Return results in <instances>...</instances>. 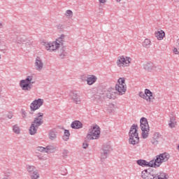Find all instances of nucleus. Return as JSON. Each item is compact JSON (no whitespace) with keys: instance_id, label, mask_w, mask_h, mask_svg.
<instances>
[{"instance_id":"2","label":"nucleus","mask_w":179,"mask_h":179,"mask_svg":"<svg viewBox=\"0 0 179 179\" xmlns=\"http://www.w3.org/2000/svg\"><path fill=\"white\" fill-rule=\"evenodd\" d=\"M34 83H36V81L33 80V76H28L26 79L20 80V86L24 92H30Z\"/></svg>"},{"instance_id":"23","label":"nucleus","mask_w":179,"mask_h":179,"mask_svg":"<svg viewBox=\"0 0 179 179\" xmlns=\"http://www.w3.org/2000/svg\"><path fill=\"white\" fill-rule=\"evenodd\" d=\"M48 135L50 141H55V139H57V129H53L50 130Z\"/></svg>"},{"instance_id":"7","label":"nucleus","mask_w":179,"mask_h":179,"mask_svg":"<svg viewBox=\"0 0 179 179\" xmlns=\"http://www.w3.org/2000/svg\"><path fill=\"white\" fill-rule=\"evenodd\" d=\"M131 62L132 59L131 57L122 55L117 57L116 64L120 68H125V66H129Z\"/></svg>"},{"instance_id":"21","label":"nucleus","mask_w":179,"mask_h":179,"mask_svg":"<svg viewBox=\"0 0 179 179\" xmlns=\"http://www.w3.org/2000/svg\"><path fill=\"white\" fill-rule=\"evenodd\" d=\"M162 136L160 135L159 133H155L153 135V137L151 140V143H152V145H157V143H159V138L161 137Z\"/></svg>"},{"instance_id":"44","label":"nucleus","mask_w":179,"mask_h":179,"mask_svg":"<svg viewBox=\"0 0 179 179\" xmlns=\"http://www.w3.org/2000/svg\"><path fill=\"white\" fill-rule=\"evenodd\" d=\"M3 27V24L2 22H0V29H2Z\"/></svg>"},{"instance_id":"39","label":"nucleus","mask_w":179,"mask_h":179,"mask_svg":"<svg viewBox=\"0 0 179 179\" xmlns=\"http://www.w3.org/2000/svg\"><path fill=\"white\" fill-rule=\"evenodd\" d=\"M99 2L102 5H106V3H107V0H99Z\"/></svg>"},{"instance_id":"37","label":"nucleus","mask_w":179,"mask_h":179,"mask_svg":"<svg viewBox=\"0 0 179 179\" xmlns=\"http://www.w3.org/2000/svg\"><path fill=\"white\" fill-rule=\"evenodd\" d=\"M68 153H69V151H68V150H63L62 155H63L64 159H66L68 157Z\"/></svg>"},{"instance_id":"24","label":"nucleus","mask_w":179,"mask_h":179,"mask_svg":"<svg viewBox=\"0 0 179 179\" xmlns=\"http://www.w3.org/2000/svg\"><path fill=\"white\" fill-rule=\"evenodd\" d=\"M147 166H148V167H155V168L160 167V165L157 164V158L155 159L151 160L149 162H147Z\"/></svg>"},{"instance_id":"20","label":"nucleus","mask_w":179,"mask_h":179,"mask_svg":"<svg viewBox=\"0 0 179 179\" xmlns=\"http://www.w3.org/2000/svg\"><path fill=\"white\" fill-rule=\"evenodd\" d=\"M141 177L143 179H154L155 175H151L150 173L148 172V170H144L141 173Z\"/></svg>"},{"instance_id":"33","label":"nucleus","mask_w":179,"mask_h":179,"mask_svg":"<svg viewBox=\"0 0 179 179\" xmlns=\"http://www.w3.org/2000/svg\"><path fill=\"white\" fill-rule=\"evenodd\" d=\"M13 131L15 134L19 135V134H20V127H19V125L15 124L13 126Z\"/></svg>"},{"instance_id":"14","label":"nucleus","mask_w":179,"mask_h":179,"mask_svg":"<svg viewBox=\"0 0 179 179\" xmlns=\"http://www.w3.org/2000/svg\"><path fill=\"white\" fill-rule=\"evenodd\" d=\"M170 159V154L168 152H164L159 155H157V163L159 164V166L162 165V163H166V162H169V159Z\"/></svg>"},{"instance_id":"15","label":"nucleus","mask_w":179,"mask_h":179,"mask_svg":"<svg viewBox=\"0 0 179 179\" xmlns=\"http://www.w3.org/2000/svg\"><path fill=\"white\" fill-rule=\"evenodd\" d=\"M105 97H106V99H113L115 100V99L118 97V92H117V90H115L113 87H110L106 90Z\"/></svg>"},{"instance_id":"32","label":"nucleus","mask_w":179,"mask_h":179,"mask_svg":"<svg viewBox=\"0 0 179 179\" xmlns=\"http://www.w3.org/2000/svg\"><path fill=\"white\" fill-rule=\"evenodd\" d=\"M70 136H71V133L69 132V130L64 129V134L63 136L64 141H68Z\"/></svg>"},{"instance_id":"22","label":"nucleus","mask_w":179,"mask_h":179,"mask_svg":"<svg viewBox=\"0 0 179 179\" xmlns=\"http://www.w3.org/2000/svg\"><path fill=\"white\" fill-rule=\"evenodd\" d=\"M169 175L164 172H161L157 175H154V179H168Z\"/></svg>"},{"instance_id":"29","label":"nucleus","mask_w":179,"mask_h":179,"mask_svg":"<svg viewBox=\"0 0 179 179\" xmlns=\"http://www.w3.org/2000/svg\"><path fill=\"white\" fill-rule=\"evenodd\" d=\"M143 47L144 48H150V45H152V41L149 38H145L142 43Z\"/></svg>"},{"instance_id":"19","label":"nucleus","mask_w":179,"mask_h":179,"mask_svg":"<svg viewBox=\"0 0 179 179\" xmlns=\"http://www.w3.org/2000/svg\"><path fill=\"white\" fill-rule=\"evenodd\" d=\"M71 127L73 129H80V128H83V124L80 121L75 120L71 123Z\"/></svg>"},{"instance_id":"40","label":"nucleus","mask_w":179,"mask_h":179,"mask_svg":"<svg viewBox=\"0 0 179 179\" xmlns=\"http://www.w3.org/2000/svg\"><path fill=\"white\" fill-rule=\"evenodd\" d=\"M173 53H175V55H178V54H179V52H178V49H177V48H173Z\"/></svg>"},{"instance_id":"3","label":"nucleus","mask_w":179,"mask_h":179,"mask_svg":"<svg viewBox=\"0 0 179 179\" xmlns=\"http://www.w3.org/2000/svg\"><path fill=\"white\" fill-rule=\"evenodd\" d=\"M99 138H100V127L99 125L94 124L90 129L86 138L87 141H92L94 139H99Z\"/></svg>"},{"instance_id":"43","label":"nucleus","mask_w":179,"mask_h":179,"mask_svg":"<svg viewBox=\"0 0 179 179\" xmlns=\"http://www.w3.org/2000/svg\"><path fill=\"white\" fill-rule=\"evenodd\" d=\"M13 117V115L12 113L8 115V118H9V120H11Z\"/></svg>"},{"instance_id":"47","label":"nucleus","mask_w":179,"mask_h":179,"mask_svg":"<svg viewBox=\"0 0 179 179\" xmlns=\"http://www.w3.org/2000/svg\"><path fill=\"white\" fill-rule=\"evenodd\" d=\"M100 94H104V93H103V92H102V93H100Z\"/></svg>"},{"instance_id":"5","label":"nucleus","mask_w":179,"mask_h":179,"mask_svg":"<svg viewBox=\"0 0 179 179\" xmlns=\"http://www.w3.org/2000/svg\"><path fill=\"white\" fill-rule=\"evenodd\" d=\"M116 92H117L118 96H122V94H125L127 92V84H125V78H120L117 80V83L115 85Z\"/></svg>"},{"instance_id":"1","label":"nucleus","mask_w":179,"mask_h":179,"mask_svg":"<svg viewBox=\"0 0 179 179\" xmlns=\"http://www.w3.org/2000/svg\"><path fill=\"white\" fill-rule=\"evenodd\" d=\"M138 129H139V128L136 124H133L130 128L129 132V143L131 145H138V143H139V134L138 133Z\"/></svg>"},{"instance_id":"10","label":"nucleus","mask_w":179,"mask_h":179,"mask_svg":"<svg viewBox=\"0 0 179 179\" xmlns=\"http://www.w3.org/2000/svg\"><path fill=\"white\" fill-rule=\"evenodd\" d=\"M44 45L47 50V51H50V52H53V51H57L58 48H59V44L56 41L53 42H45L44 43Z\"/></svg>"},{"instance_id":"16","label":"nucleus","mask_w":179,"mask_h":179,"mask_svg":"<svg viewBox=\"0 0 179 179\" xmlns=\"http://www.w3.org/2000/svg\"><path fill=\"white\" fill-rule=\"evenodd\" d=\"M143 69L147 72H152L157 69V65L154 64L152 62H149L143 64Z\"/></svg>"},{"instance_id":"9","label":"nucleus","mask_w":179,"mask_h":179,"mask_svg":"<svg viewBox=\"0 0 179 179\" xmlns=\"http://www.w3.org/2000/svg\"><path fill=\"white\" fill-rule=\"evenodd\" d=\"M34 69L37 72H41L44 69V62L41 57L37 56L34 64Z\"/></svg>"},{"instance_id":"11","label":"nucleus","mask_w":179,"mask_h":179,"mask_svg":"<svg viewBox=\"0 0 179 179\" xmlns=\"http://www.w3.org/2000/svg\"><path fill=\"white\" fill-rule=\"evenodd\" d=\"M69 97L74 104H82V98H80V95H79L78 92H71L69 94Z\"/></svg>"},{"instance_id":"26","label":"nucleus","mask_w":179,"mask_h":179,"mask_svg":"<svg viewBox=\"0 0 179 179\" xmlns=\"http://www.w3.org/2000/svg\"><path fill=\"white\" fill-rule=\"evenodd\" d=\"M56 43L59 44V46L64 45V43H65V35L62 34L59 38L56 39Z\"/></svg>"},{"instance_id":"38","label":"nucleus","mask_w":179,"mask_h":179,"mask_svg":"<svg viewBox=\"0 0 179 179\" xmlns=\"http://www.w3.org/2000/svg\"><path fill=\"white\" fill-rule=\"evenodd\" d=\"M88 146H89V143H87V142H84V143H83V149H87Z\"/></svg>"},{"instance_id":"48","label":"nucleus","mask_w":179,"mask_h":179,"mask_svg":"<svg viewBox=\"0 0 179 179\" xmlns=\"http://www.w3.org/2000/svg\"><path fill=\"white\" fill-rule=\"evenodd\" d=\"M0 45H1V41H0Z\"/></svg>"},{"instance_id":"27","label":"nucleus","mask_w":179,"mask_h":179,"mask_svg":"<svg viewBox=\"0 0 179 179\" xmlns=\"http://www.w3.org/2000/svg\"><path fill=\"white\" fill-rule=\"evenodd\" d=\"M177 125V121H176V117H171L169 120V128H176Z\"/></svg>"},{"instance_id":"4","label":"nucleus","mask_w":179,"mask_h":179,"mask_svg":"<svg viewBox=\"0 0 179 179\" xmlns=\"http://www.w3.org/2000/svg\"><path fill=\"white\" fill-rule=\"evenodd\" d=\"M140 124L143 138L146 139L149 136V131H150L148 119H146V117H141L140 120Z\"/></svg>"},{"instance_id":"45","label":"nucleus","mask_w":179,"mask_h":179,"mask_svg":"<svg viewBox=\"0 0 179 179\" xmlns=\"http://www.w3.org/2000/svg\"><path fill=\"white\" fill-rule=\"evenodd\" d=\"M116 1V2H118V3H120V2H121V0H115Z\"/></svg>"},{"instance_id":"6","label":"nucleus","mask_w":179,"mask_h":179,"mask_svg":"<svg viewBox=\"0 0 179 179\" xmlns=\"http://www.w3.org/2000/svg\"><path fill=\"white\" fill-rule=\"evenodd\" d=\"M26 170L31 179H40V172L37 168L33 165H27Z\"/></svg>"},{"instance_id":"12","label":"nucleus","mask_w":179,"mask_h":179,"mask_svg":"<svg viewBox=\"0 0 179 179\" xmlns=\"http://www.w3.org/2000/svg\"><path fill=\"white\" fill-rule=\"evenodd\" d=\"M32 124L36 125V127H41V125L44 124V113H38L34 121L32 122Z\"/></svg>"},{"instance_id":"42","label":"nucleus","mask_w":179,"mask_h":179,"mask_svg":"<svg viewBox=\"0 0 179 179\" xmlns=\"http://www.w3.org/2000/svg\"><path fill=\"white\" fill-rule=\"evenodd\" d=\"M22 118H26V111L22 110Z\"/></svg>"},{"instance_id":"17","label":"nucleus","mask_w":179,"mask_h":179,"mask_svg":"<svg viewBox=\"0 0 179 179\" xmlns=\"http://www.w3.org/2000/svg\"><path fill=\"white\" fill-rule=\"evenodd\" d=\"M57 148L54 145H48L46 148L44 147H37L36 150L38 152H44L45 153H51V152L55 150Z\"/></svg>"},{"instance_id":"31","label":"nucleus","mask_w":179,"mask_h":179,"mask_svg":"<svg viewBox=\"0 0 179 179\" xmlns=\"http://www.w3.org/2000/svg\"><path fill=\"white\" fill-rule=\"evenodd\" d=\"M136 163L137 164H138V166H141L142 167H146L148 164V162L144 159H138L136 161Z\"/></svg>"},{"instance_id":"8","label":"nucleus","mask_w":179,"mask_h":179,"mask_svg":"<svg viewBox=\"0 0 179 179\" xmlns=\"http://www.w3.org/2000/svg\"><path fill=\"white\" fill-rule=\"evenodd\" d=\"M138 96H140L141 99H144V100H146V101H148L149 103H152L153 102V100H155V96H153V92L148 89H145V92H140Z\"/></svg>"},{"instance_id":"28","label":"nucleus","mask_w":179,"mask_h":179,"mask_svg":"<svg viewBox=\"0 0 179 179\" xmlns=\"http://www.w3.org/2000/svg\"><path fill=\"white\" fill-rule=\"evenodd\" d=\"M97 80V78L94 76H91L87 78V83L89 85H93Z\"/></svg>"},{"instance_id":"18","label":"nucleus","mask_w":179,"mask_h":179,"mask_svg":"<svg viewBox=\"0 0 179 179\" xmlns=\"http://www.w3.org/2000/svg\"><path fill=\"white\" fill-rule=\"evenodd\" d=\"M108 153H110V145H103L101 150V160L107 159Z\"/></svg>"},{"instance_id":"25","label":"nucleus","mask_w":179,"mask_h":179,"mask_svg":"<svg viewBox=\"0 0 179 179\" xmlns=\"http://www.w3.org/2000/svg\"><path fill=\"white\" fill-rule=\"evenodd\" d=\"M37 129H38V127H36L35 124L31 123L29 129V135H36V134H37Z\"/></svg>"},{"instance_id":"34","label":"nucleus","mask_w":179,"mask_h":179,"mask_svg":"<svg viewBox=\"0 0 179 179\" xmlns=\"http://www.w3.org/2000/svg\"><path fill=\"white\" fill-rule=\"evenodd\" d=\"M115 108H117L115 105H114L113 103H110L108 107V112L113 113V111H115Z\"/></svg>"},{"instance_id":"30","label":"nucleus","mask_w":179,"mask_h":179,"mask_svg":"<svg viewBox=\"0 0 179 179\" xmlns=\"http://www.w3.org/2000/svg\"><path fill=\"white\" fill-rule=\"evenodd\" d=\"M164 36L165 34L163 30L155 32V37H157V40H163Z\"/></svg>"},{"instance_id":"46","label":"nucleus","mask_w":179,"mask_h":179,"mask_svg":"<svg viewBox=\"0 0 179 179\" xmlns=\"http://www.w3.org/2000/svg\"><path fill=\"white\" fill-rule=\"evenodd\" d=\"M177 149H178V150H179V145H178Z\"/></svg>"},{"instance_id":"41","label":"nucleus","mask_w":179,"mask_h":179,"mask_svg":"<svg viewBox=\"0 0 179 179\" xmlns=\"http://www.w3.org/2000/svg\"><path fill=\"white\" fill-rule=\"evenodd\" d=\"M57 28L62 29H64V25L62 24H59L57 25Z\"/></svg>"},{"instance_id":"49","label":"nucleus","mask_w":179,"mask_h":179,"mask_svg":"<svg viewBox=\"0 0 179 179\" xmlns=\"http://www.w3.org/2000/svg\"><path fill=\"white\" fill-rule=\"evenodd\" d=\"M0 59H1V55H0Z\"/></svg>"},{"instance_id":"36","label":"nucleus","mask_w":179,"mask_h":179,"mask_svg":"<svg viewBox=\"0 0 179 179\" xmlns=\"http://www.w3.org/2000/svg\"><path fill=\"white\" fill-rule=\"evenodd\" d=\"M65 16L67 17H72V16H73V12L71 10H67L65 13Z\"/></svg>"},{"instance_id":"35","label":"nucleus","mask_w":179,"mask_h":179,"mask_svg":"<svg viewBox=\"0 0 179 179\" xmlns=\"http://www.w3.org/2000/svg\"><path fill=\"white\" fill-rule=\"evenodd\" d=\"M66 55H68V53H66L64 50H61L59 53V57H60L62 59H64Z\"/></svg>"},{"instance_id":"13","label":"nucleus","mask_w":179,"mask_h":179,"mask_svg":"<svg viewBox=\"0 0 179 179\" xmlns=\"http://www.w3.org/2000/svg\"><path fill=\"white\" fill-rule=\"evenodd\" d=\"M44 104V99H35L33 102L30 104L31 111H36V110H38L41 106Z\"/></svg>"}]
</instances>
